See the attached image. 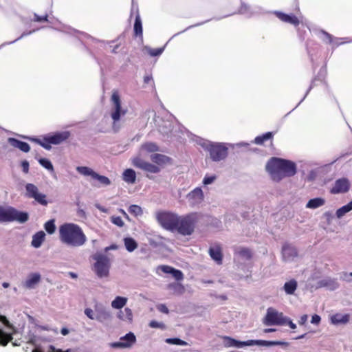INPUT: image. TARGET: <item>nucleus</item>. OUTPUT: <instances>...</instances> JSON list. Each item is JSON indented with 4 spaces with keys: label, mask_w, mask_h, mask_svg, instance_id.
<instances>
[{
    "label": "nucleus",
    "mask_w": 352,
    "mask_h": 352,
    "mask_svg": "<svg viewBox=\"0 0 352 352\" xmlns=\"http://www.w3.org/2000/svg\"><path fill=\"white\" fill-rule=\"evenodd\" d=\"M265 169L271 179L276 182L285 177L294 176L297 171L294 162L276 157H272L267 161Z\"/></svg>",
    "instance_id": "obj_1"
},
{
    "label": "nucleus",
    "mask_w": 352,
    "mask_h": 352,
    "mask_svg": "<svg viewBox=\"0 0 352 352\" xmlns=\"http://www.w3.org/2000/svg\"><path fill=\"white\" fill-rule=\"evenodd\" d=\"M59 238L63 243L72 247H80L87 241L82 228L73 223H65L59 227Z\"/></svg>",
    "instance_id": "obj_2"
},
{
    "label": "nucleus",
    "mask_w": 352,
    "mask_h": 352,
    "mask_svg": "<svg viewBox=\"0 0 352 352\" xmlns=\"http://www.w3.org/2000/svg\"><path fill=\"white\" fill-rule=\"evenodd\" d=\"M223 344L225 347H236L242 348L248 346H272L282 344L281 342L279 341H267L263 340H249L247 341H239L230 336H223Z\"/></svg>",
    "instance_id": "obj_3"
},
{
    "label": "nucleus",
    "mask_w": 352,
    "mask_h": 352,
    "mask_svg": "<svg viewBox=\"0 0 352 352\" xmlns=\"http://www.w3.org/2000/svg\"><path fill=\"white\" fill-rule=\"evenodd\" d=\"M29 219L27 212H19L13 207H3L0 206V223L16 221L25 223Z\"/></svg>",
    "instance_id": "obj_4"
},
{
    "label": "nucleus",
    "mask_w": 352,
    "mask_h": 352,
    "mask_svg": "<svg viewBox=\"0 0 352 352\" xmlns=\"http://www.w3.org/2000/svg\"><path fill=\"white\" fill-rule=\"evenodd\" d=\"M197 221L196 213H191L182 217L178 218L177 230L182 235H190L195 230V224Z\"/></svg>",
    "instance_id": "obj_5"
},
{
    "label": "nucleus",
    "mask_w": 352,
    "mask_h": 352,
    "mask_svg": "<svg viewBox=\"0 0 352 352\" xmlns=\"http://www.w3.org/2000/svg\"><path fill=\"white\" fill-rule=\"evenodd\" d=\"M179 217L172 212L160 211L156 213L158 223L165 229L174 230L177 228Z\"/></svg>",
    "instance_id": "obj_6"
},
{
    "label": "nucleus",
    "mask_w": 352,
    "mask_h": 352,
    "mask_svg": "<svg viewBox=\"0 0 352 352\" xmlns=\"http://www.w3.org/2000/svg\"><path fill=\"white\" fill-rule=\"evenodd\" d=\"M25 195L27 197L34 199V201L41 206H46L48 204L46 195L39 192L38 187L33 184L28 183L25 185Z\"/></svg>",
    "instance_id": "obj_7"
},
{
    "label": "nucleus",
    "mask_w": 352,
    "mask_h": 352,
    "mask_svg": "<svg viewBox=\"0 0 352 352\" xmlns=\"http://www.w3.org/2000/svg\"><path fill=\"white\" fill-rule=\"evenodd\" d=\"M286 322L287 318L283 316V313H279L272 308L267 309L264 319L266 325H283L286 324Z\"/></svg>",
    "instance_id": "obj_8"
},
{
    "label": "nucleus",
    "mask_w": 352,
    "mask_h": 352,
    "mask_svg": "<svg viewBox=\"0 0 352 352\" xmlns=\"http://www.w3.org/2000/svg\"><path fill=\"white\" fill-rule=\"evenodd\" d=\"M76 170L80 175L90 176L91 179L97 180L101 185L109 186L111 184V181L107 177L98 174L89 167L77 166Z\"/></svg>",
    "instance_id": "obj_9"
},
{
    "label": "nucleus",
    "mask_w": 352,
    "mask_h": 352,
    "mask_svg": "<svg viewBox=\"0 0 352 352\" xmlns=\"http://www.w3.org/2000/svg\"><path fill=\"white\" fill-rule=\"evenodd\" d=\"M96 260L94 270L97 276L100 278L107 276L110 267L109 259L106 256L99 255L96 257Z\"/></svg>",
    "instance_id": "obj_10"
},
{
    "label": "nucleus",
    "mask_w": 352,
    "mask_h": 352,
    "mask_svg": "<svg viewBox=\"0 0 352 352\" xmlns=\"http://www.w3.org/2000/svg\"><path fill=\"white\" fill-rule=\"evenodd\" d=\"M133 15L135 16L133 26L134 34L135 36L142 38L143 35V30L141 18L139 13V8L138 4L135 3L133 1L132 2L131 5L130 16L131 17Z\"/></svg>",
    "instance_id": "obj_11"
},
{
    "label": "nucleus",
    "mask_w": 352,
    "mask_h": 352,
    "mask_svg": "<svg viewBox=\"0 0 352 352\" xmlns=\"http://www.w3.org/2000/svg\"><path fill=\"white\" fill-rule=\"evenodd\" d=\"M210 157L214 161H220L226 157L228 148L222 144H212L208 148Z\"/></svg>",
    "instance_id": "obj_12"
},
{
    "label": "nucleus",
    "mask_w": 352,
    "mask_h": 352,
    "mask_svg": "<svg viewBox=\"0 0 352 352\" xmlns=\"http://www.w3.org/2000/svg\"><path fill=\"white\" fill-rule=\"evenodd\" d=\"M133 164L136 168L148 173H157L160 171V168L157 166L147 162L139 157L133 159Z\"/></svg>",
    "instance_id": "obj_13"
},
{
    "label": "nucleus",
    "mask_w": 352,
    "mask_h": 352,
    "mask_svg": "<svg viewBox=\"0 0 352 352\" xmlns=\"http://www.w3.org/2000/svg\"><path fill=\"white\" fill-rule=\"evenodd\" d=\"M136 341L135 335L129 332L124 336L120 338L119 342H112L110 344L112 348H129L131 347Z\"/></svg>",
    "instance_id": "obj_14"
},
{
    "label": "nucleus",
    "mask_w": 352,
    "mask_h": 352,
    "mask_svg": "<svg viewBox=\"0 0 352 352\" xmlns=\"http://www.w3.org/2000/svg\"><path fill=\"white\" fill-rule=\"evenodd\" d=\"M111 101L114 105V111L111 113V118L116 122L120 120V116L125 114L124 111L121 109V101L120 96L117 91H114L111 96Z\"/></svg>",
    "instance_id": "obj_15"
},
{
    "label": "nucleus",
    "mask_w": 352,
    "mask_h": 352,
    "mask_svg": "<svg viewBox=\"0 0 352 352\" xmlns=\"http://www.w3.org/2000/svg\"><path fill=\"white\" fill-rule=\"evenodd\" d=\"M187 199L190 206L200 204L204 199V192L201 188H196L187 195Z\"/></svg>",
    "instance_id": "obj_16"
},
{
    "label": "nucleus",
    "mask_w": 352,
    "mask_h": 352,
    "mask_svg": "<svg viewBox=\"0 0 352 352\" xmlns=\"http://www.w3.org/2000/svg\"><path fill=\"white\" fill-rule=\"evenodd\" d=\"M350 184L346 178L338 179L336 181L334 186L331 188V194L344 193L349 191Z\"/></svg>",
    "instance_id": "obj_17"
},
{
    "label": "nucleus",
    "mask_w": 352,
    "mask_h": 352,
    "mask_svg": "<svg viewBox=\"0 0 352 352\" xmlns=\"http://www.w3.org/2000/svg\"><path fill=\"white\" fill-rule=\"evenodd\" d=\"M274 15L281 21L292 24L294 26H298L300 24L299 19L294 14L289 15L280 11H275Z\"/></svg>",
    "instance_id": "obj_18"
},
{
    "label": "nucleus",
    "mask_w": 352,
    "mask_h": 352,
    "mask_svg": "<svg viewBox=\"0 0 352 352\" xmlns=\"http://www.w3.org/2000/svg\"><path fill=\"white\" fill-rule=\"evenodd\" d=\"M208 254L214 260L217 264L221 265L223 263V253L222 249L220 245H215L213 247H210L208 250Z\"/></svg>",
    "instance_id": "obj_19"
},
{
    "label": "nucleus",
    "mask_w": 352,
    "mask_h": 352,
    "mask_svg": "<svg viewBox=\"0 0 352 352\" xmlns=\"http://www.w3.org/2000/svg\"><path fill=\"white\" fill-rule=\"evenodd\" d=\"M70 136L69 131H63L56 133L53 135H48V141L52 144H59L67 140Z\"/></svg>",
    "instance_id": "obj_20"
},
{
    "label": "nucleus",
    "mask_w": 352,
    "mask_h": 352,
    "mask_svg": "<svg viewBox=\"0 0 352 352\" xmlns=\"http://www.w3.org/2000/svg\"><path fill=\"white\" fill-rule=\"evenodd\" d=\"M282 254L283 258L285 260H291L298 256L297 249L288 243L283 245L282 248Z\"/></svg>",
    "instance_id": "obj_21"
},
{
    "label": "nucleus",
    "mask_w": 352,
    "mask_h": 352,
    "mask_svg": "<svg viewBox=\"0 0 352 352\" xmlns=\"http://www.w3.org/2000/svg\"><path fill=\"white\" fill-rule=\"evenodd\" d=\"M158 268L160 269L165 274H171L177 280H182L184 279V274L181 270L175 269L171 266L165 265H160Z\"/></svg>",
    "instance_id": "obj_22"
},
{
    "label": "nucleus",
    "mask_w": 352,
    "mask_h": 352,
    "mask_svg": "<svg viewBox=\"0 0 352 352\" xmlns=\"http://www.w3.org/2000/svg\"><path fill=\"white\" fill-rule=\"evenodd\" d=\"M8 142L12 146L17 148L23 152L27 153L30 150V146L28 143L17 139L10 138H8Z\"/></svg>",
    "instance_id": "obj_23"
},
{
    "label": "nucleus",
    "mask_w": 352,
    "mask_h": 352,
    "mask_svg": "<svg viewBox=\"0 0 352 352\" xmlns=\"http://www.w3.org/2000/svg\"><path fill=\"white\" fill-rule=\"evenodd\" d=\"M151 160L153 162L160 166L172 163L170 157L160 153L153 154L151 156Z\"/></svg>",
    "instance_id": "obj_24"
},
{
    "label": "nucleus",
    "mask_w": 352,
    "mask_h": 352,
    "mask_svg": "<svg viewBox=\"0 0 352 352\" xmlns=\"http://www.w3.org/2000/svg\"><path fill=\"white\" fill-rule=\"evenodd\" d=\"M41 280V275L38 273L31 274L25 283L27 288H34Z\"/></svg>",
    "instance_id": "obj_25"
},
{
    "label": "nucleus",
    "mask_w": 352,
    "mask_h": 352,
    "mask_svg": "<svg viewBox=\"0 0 352 352\" xmlns=\"http://www.w3.org/2000/svg\"><path fill=\"white\" fill-rule=\"evenodd\" d=\"M45 234L43 231L36 232L32 236V245L36 248H39L45 240Z\"/></svg>",
    "instance_id": "obj_26"
},
{
    "label": "nucleus",
    "mask_w": 352,
    "mask_h": 352,
    "mask_svg": "<svg viewBox=\"0 0 352 352\" xmlns=\"http://www.w3.org/2000/svg\"><path fill=\"white\" fill-rule=\"evenodd\" d=\"M122 179L129 184H134L136 179L135 172L131 168L126 169L122 174Z\"/></svg>",
    "instance_id": "obj_27"
},
{
    "label": "nucleus",
    "mask_w": 352,
    "mask_h": 352,
    "mask_svg": "<svg viewBox=\"0 0 352 352\" xmlns=\"http://www.w3.org/2000/svg\"><path fill=\"white\" fill-rule=\"evenodd\" d=\"M111 316L109 311L105 309H100L96 310V320L99 322H103L104 321L109 320L111 318Z\"/></svg>",
    "instance_id": "obj_28"
},
{
    "label": "nucleus",
    "mask_w": 352,
    "mask_h": 352,
    "mask_svg": "<svg viewBox=\"0 0 352 352\" xmlns=\"http://www.w3.org/2000/svg\"><path fill=\"white\" fill-rule=\"evenodd\" d=\"M168 289L172 290L174 294L181 295L184 293V286L179 283H172L168 285Z\"/></svg>",
    "instance_id": "obj_29"
},
{
    "label": "nucleus",
    "mask_w": 352,
    "mask_h": 352,
    "mask_svg": "<svg viewBox=\"0 0 352 352\" xmlns=\"http://www.w3.org/2000/svg\"><path fill=\"white\" fill-rule=\"evenodd\" d=\"M324 204H325V200L323 198L317 197V198L310 199L307 202L306 207L307 208L315 209V208H317L318 207L323 206Z\"/></svg>",
    "instance_id": "obj_30"
},
{
    "label": "nucleus",
    "mask_w": 352,
    "mask_h": 352,
    "mask_svg": "<svg viewBox=\"0 0 352 352\" xmlns=\"http://www.w3.org/2000/svg\"><path fill=\"white\" fill-rule=\"evenodd\" d=\"M124 244L126 250L129 252L134 251L138 246L136 241L131 237H125Z\"/></svg>",
    "instance_id": "obj_31"
},
{
    "label": "nucleus",
    "mask_w": 352,
    "mask_h": 352,
    "mask_svg": "<svg viewBox=\"0 0 352 352\" xmlns=\"http://www.w3.org/2000/svg\"><path fill=\"white\" fill-rule=\"evenodd\" d=\"M297 282L296 280L292 279L288 282H286L284 285V290L287 294H293L297 288Z\"/></svg>",
    "instance_id": "obj_32"
},
{
    "label": "nucleus",
    "mask_w": 352,
    "mask_h": 352,
    "mask_svg": "<svg viewBox=\"0 0 352 352\" xmlns=\"http://www.w3.org/2000/svg\"><path fill=\"white\" fill-rule=\"evenodd\" d=\"M127 302V298L122 296H117L111 302V307L114 309H122Z\"/></svg>",
    "instance_id": "obj_33"
},
{
    "label": "nucleus",
    "mask_w": 352,
    "mask_h": 352,
    "mask_svg": "<svg viewBox=\"0 0 352 352\" xmlns=\"http://www.w3.org/2000/svg\"><path fill=\"white\" fill-rule=\"evenodd\" d=\"M331 321L333 324H346L349 321V316L336 314L331 317Z\"/></svg>",
    "instance_id": "obj_34"
},
{
    "label": "nucleus",
    "mask_w": 352,
    "mask_h": 352,
    "mask_svg": "<svg viewBox=\"0 0 352 352\" xmlns=\"http://www.w3.org/2000/svg\"><path fill=\"white\" fill-rule=\"evenodd\" d=\"M118 318L122 320L132 321L133 313L131 309L126 307L124 311H120Z\"/></svg>",
    "instance_id": "obj_35"
},
{
    "label": "nucleus",
    "mask_w": 352,
    "mask_h": 352,
    "mask_svg": "<svg viewBox=\"0 0 352 352\" xmlns=\"http://www.w3.org/2000/svg\"><path fill=\"white\" fill-rule=\"evenodd\" d=\"M273 133L272 132H267L265 134H263L262 135L257 136L255 138L254 142L256 144L262 145L263 143L268 140H272L273 138Z\"/></svg>",
    "instance_id": "obj_36"
},
{
    "label": "nucleus",
    "mask_w": 352,
    "mask_h": 352,
    "mask_svg": "<svg viewBox=\"0 0 352 352\" xmlns=\"http://www.w3.org/2000/svg\"><path fill=\"white\" fill-rule=\"evenodd\" d=\"M236 254H239L241 257L247 260H250L252 257L251 250L248 248H240L236 251Z\"/></svg>",
    "instance_id": "obj_37"
},
{
    "label": "nucleus",
    "mask_w": 352,
    "mask_h": 352,
    "mask_svg": "<svg viewBox=\"0 0 352 352\" xmlns=\"http://www.w3.org/2000/svg\"><path fill=\"white\" fill-rule=\"evenodd\" d=\"M12 338L11 334L6 333L0 329V345L6 346L8 342L12 341Z\"/></svg>",
    "instance_id": "obj_38"
},
{
    "label": "nucleus",
    "mask_w": 352,
    "mask_h": 352,
    "mask_svg": "<svg viewBox=\"0 0 352 352\" xmlns=\"http://www.w3.org/2000/svg\"><path fill=\"white\" fill-rule=\"evenodd\" d=\"M351 210H352V201L349 202L346 205L343 206L342 207L338 209L336 211V216L338 218H341L346 213L349 212Z\"/></svg>",
    "instance_id": "obj_39"
},
{
    "label": "nucleus",
    "mask_w": 352,
    "mask_h": 352,
    "mask_svg": "<svg viewBox=\"0 0 352 352\" xmlns=\"http://www.w3.org/2000/svg\"><path fill=\"white\" fill-rule=\"evenodd\" d=\"M142 148L148 153H153L160 150L159 146L153 142H146L143 144Z\"/></svg>",
    "instance_id": "obj_40"
},
{
    "label": "nucleus",
    "mask_w": 352,
    "mask_h": 352,
    "mask_svg": "<svg viewBox=\"0 0 352 352\" xmlns=\"http://www.w3.org/2000/svg\"><path fill=\"white\" fill-rule=\"evenodd\" d=\"M32 140L47 150H50L52 148V143L49 142L47 136L44 137L43 140L38 138H34L32 139Z\"/></svg>",
    "instance_id": "obj_41"
},
{
    "label": "nucleus",
    "mask_w": 352,
    "mask_h": 352,
    "mask_svg": "<svg viewBox=\"0 0 352 352\" xmlns=\"http://www.w3.org/2000/svg\"><path fill=\"white\" fill-rule=\"evenodd\" d=\"M44 228L48 234H54L56 230L55 220L50 219L47 221L44 225Z\"/></svg>",
    "instance_id": "obj_42"
},
{
    "label": "nucleus",
    "mask_w": 352,
    "mask_h": 352,
    "mask_svg": "<svg viewBox=\"0 0 352 352\" xmlns=\"http://www.w3.org/2000/svg\"><path fill=\"white\" fill-rule=\"evenodd\" d=\"M129 212L135 217L142 214V210L138 205H131L129 208Z\"/></svg>",
    "instance_id": "obj_43"
},
{
    "label": "nucleus",
    "mask_w": 352,
    "mask_h": 352,
    "mask_svg": "<svg viewBox=\"0 0 352 352\" xmlns=\"http://www.w3.org/2000/svg\"><path fill=\"white\" fill-rule=\"evenodd\" d=\"M166 342L171 344H176V345H181V346H186L188 344V343L182 340L179 338H168L166 340Z\"/></svg>",
    "instance_id": "obj_44"
},
{
    "label": "nucleus",
    "mask_w": 352,
    "mask_h": 352,
    "mask_svg": "<svg viewBox=\"0 0 352 352\" xmlns=\"http://www.w3.org/2000/svg\"><path fill=\"white\" fill-rule=\"evenodd\" d=\"M39 164L49 170H53V165L50 160L45 158H41L38 160Z\"/></svg>",
    "instance_id": "obj_45"
},
{
    "label": "nucleus",
    "mask_w": 352,
    "mask_h": 352,
    "mask_svg": "<svg viewBox=\"0 0 352 352\" xmlns=\"http://www.w3.org/2000/svg\"><path fill=\"white\" fill-rule=\"evenodd\" d=\"M321 33L324 36L323 41L324 42H326L327 43H329V44H333V43L334 38H333V36L331 34H330L329 33H328V32H325L324 30H322Z\"/></svg>",
    "instance_id": "obj_46"
},
{
    "label": "nucleus",
    "mask_w": 352,
    "mask_h": 352,
    "mask_svg": "<svg viewBox=\"0 0 352 352\" xmlns=\"http://www.w3.org/2000/svg\"><path fill=\"white\" fill-rule=\"evenodd\" d=\"M149 327H151V328H159V329H165V325L164 324L162 323V322H158L155 320H151L150 322H149Z\"/></svg>",
    "instance_id": "obj_47"
},
{
    "label": "nucleus",
    "mask_w": 352,
    "mask_h": 352,
    "mask_svg": "<svg viewBox=\"0 0 352 352\" xmlns=\"http://www.w3.org/2000/svg\"><path fill=\"white\" fill-rule=\"evenodd\" d=\"M111 222L119 227H122L124 225L120 217H112Z\"/></svg>",
    "instance_id": "obj_48"
},
{
    "label": "nucleus",
    "mask_w": 352,
    "mask_h": 352,
    "mask_svg": "<svg viewBox=\"0 0 352 352\" xmlns=\"http://www.w3.org/2000/svg\"><path fill=\"white\" fill-rule=\"evenodd\" d=\"M164 51V48H155V49H151L149 50V54L152 56H157L160 55Z\"/></svg>",
    "instance_id": "obj_49"
},
{
    "label": "nucleus",
    "mask_w": 352,
    "mask_h": 352,
    "mask_svg": "<svg viewBox=\"0 0 352 352\" xmlns=\"http://www.w3.org/2000/svg\"><path fill=\"white\" fill-rule=\"evenodd\" d=\"M33 21L35 22H45L48 21V16L46 14L43 16H40L36 14H34V19Z\"/></svg>",
    "instance_id": "obj_50"
},
{
    "label": "nucleus",
    "mask_w": 352,
    "mask_h": 352,
    "mask_svg": "<svg viewBox=\"0 0 352 352\" xmlns=\"http://www.w3.org/2000/svg\"><path fill=\"white\" fill-rule=\"evenodd\" d=\"M215 179H216V176L215 175L206 176L204 178L203 184L204 185L210 184H212L215 180Z\"/></svg>",
    "instance_id": "obj_51"
},
{
    "label": "nucleus",
    "mask_w": 352,
    "mask_h": 352,
    "mask_svg": "<svg viewBox=\"0 0 352 352\" xmlns=\"http://www.w3.org/2000/svg\"><path fill=\"white\" fill-rule=\"evenodd\" d=\"M85 315L90 319L94 320L96 319V315H94V311L90 308H87L85 310Z\"/></svg>",
    "instance_id": "obj_52"
},
{
    "label": "nucleus",
    "mask_w": 352,
    "mask_h": 352,
    "mask_svg": "<svg viewBox=\"0 0 352 352\" xmlns=\"http://www.w3.org/2000/svg\"><path fill=\"white\" fill-rule=\"evenodd\" d=\"M22 170L25 173H28L29 171V163L28 161L24 160L21 162Z\"/></svg>",
    "instance_id": "obj_53"
},
{
    "label": "nucleus",
    "mask_w": 352,
    "mask_h": 352,
    "mask_svg": "<svg viewBox=\"0 0 352 352\" xmlns=\"http://www.w3.org/2000/svg\"><path fill=\"white\" fill-rule=\"evenodd\" d=\"M157 309L162 312V313H164V314H168V309L167 308V307L164 305V304H160L157 306Z\"/></svg>",
    "instance_id": "obj_54"
},
{
    "label": "nucleus",
    "mask_w": 352,
    "mask_h": 352,
    "mask_svg": "<svg viewBox=\"0 0 352 352\" xmlns=\"http://www.w3.org/2000/svg\"><path fill=\"white\" fill-rule=\"evenodd\" d=\"M320 320H321V318H320V316L315 314L312 316L311 322L313 324H318L320 322Z\"/></svg>",
    "instance_id": "obj_55"
},
{
    "label": "nucleus",
    "mask_w": 352,
    "mask_h": 352,
    "mask_svg": "<svg viewBox=\"0 0 352 352\" xmlns=\"http://www.w3.org/2000/svg\"><path fill=\"white\" fill-rule=\"evenodd\" d=\"M0 322H1L3 324H5L7 327H10V322L4 316L0 315Z\"/></svg>",
    "instance_id": "obj_56"
},
{
    "label": "nucleus",
    "mask_w": 352,
    "mask_h": 352,
    "mask_svg": "<svg viewBox=\"0 0 352 352\" xmlns=\"http://www.w3.org/2000/svg\"><path fill=\"white\" fill-rule=\"evenodd\" d=\"M50 352H71V349H67L65 351H62L61 349H56L54 346L50 345Z\"/></svg>",
    "instance_id": "obj_57"
},
{
    "label": "nucleus",
    "mask_w": 352,
    "mask_h": 352,
    "mask_svg": "<svg viewBox=\"0 0 352 352\" xmlns=\"http://www.w3.org/2000/svg\"><path fill=\"white\" fill-rule=\"evenodd\" d=\"M286 324L289 326V327L292 329H295L296 328V324H294L292 320L287 318Z\"/></svg>",
    "instance_id": "obj_58"
},
{
    "label": "nucleus",
    "mask_w": 352,
    "mask_h": 352,
    "mask_svg": "<svg viewBox=\"0 0 352 352\" xmlns=\"http://www.w3.org/2000/svg\"><path fill=\"white\" fill-rule=\"evenodd\" d=\"M307 320V315H302L300 317V319L299 320V324H304L306 322Z\"/></svg>",
    "instance_id": "obj_59"
},
{
    "label": "nucleus",
    "mask_w": 352,
    "mask_h": 352,
    "mask_svg": "<svg viewBox=\"0 0 352 352\" xmlns=\"http://www.w3.org/2000/svg\"><path fill=\"white\" fill-rule=\"evenodd\" d=\"M60 333L63 336H66L69 333V330L67 328H63L60 331Z\"/></svg>",
    "instance_id": "obj_60"
},
{
    "label": "nucleus",
    "mask_w": 352,
    "mask_h": 352,
    "mask_svg": "<svg viewBox=\"0 0 352 352\" xmlns=\"http://www.w3.org/2000/svg\"><path fill=\"white\" fill-rule=\"evenodd\" d=\"M151 80H152V77L151 76H145L144 78V82L147 83V84L149 83L150 81H151Z\"/></svg>",
    "instance_id": "obj_61"
},
{
    "label": "nucleus",
    "mask_w": 352,
    "mask_h": 352,
    "mask_svg": "<svg viewBox=\"0 0 352 352\" xmlns=\"http://www.w3.org/2000/svg\"><path fill=\"white\" fill-rule=\"evenodd\" d=\"M275 331H276L275 329H272V328H270V329H264V332L265 333H271V332H274Z\"/></svg>",
    "instance_id": "obj_62"
},
{
    "label": "nucleus",
    "mask_w": 352,
    "mask_h": 352,
    "mask_svg": "<svg viewBox=\"0 0 352 352\" xmlns=\"http://www.w3.org/2000/svg\"><path fill=\"white\" fill-rule=\"evenodd\" d=\"M120 47V45H116L112 50L113 53H117L118 48Z\"/></svg>",
    "instance_id": "obj_63"
},
{
    "label": "nucleus",
    "mask_w": 352,
    "mask_h": 352,
    "mask_svg": "<svg viewBox=\"0 0 352 352\" xmlns=\"http://www.w3.org/2000/svg\"><path fill=\"white\" fill-rule=\"evenodd\" d=\"M32 352H43V351L39 348H35L34 349H33Z\"/></svg>",
    "instance_id": "obj_64"
}]
</instances>
